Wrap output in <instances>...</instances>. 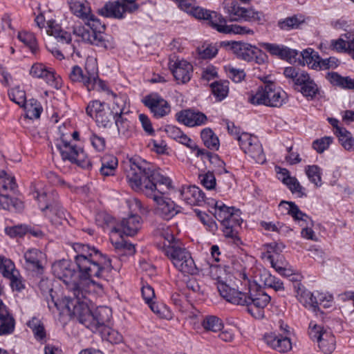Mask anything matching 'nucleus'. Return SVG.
Returning a JSON list of instances; mask_svg holds the SVG:
<instances>
[{
    "label": "nucleus",
    "instance_id": "393cba45",
    "mask_svg": "<svg viewBox=\"0 0 354 354\" xmlns=\"http://www.w3.org/2000/svg\"><path fill=\"white\" fill-rule=\"evenodd\" d=\"M176 117L179 122L188 127L200 126L207 120L204 113L191 109L181 111L176 113Z\"/></svg>",
    "mask_w": 354,
    "mask_h": 354
},
{
    "label": "nucleus",
    "instance_id": "72a5a7b5",
    "mask_svg": "<svg viewBox=\"0 0 354 354\" xmlns=\"http://www.w3.org/2000/svg\"><path fill=\"white\" fill-rule=\"evenodd\" d=\"M102 166L100 171L104 176H113L118 167V158L110 154L104 155L101 159Z\"/></svg>",
    "mask_w": 354,
    "mask_h": 354
},
{
    "label": "nucleus",
    "instance_id": "58836bf2",
    "mask_svg": "<svg viewBox=\"0 0 354 354\" xmlns=\"http://www.w3.org/2000/svg\"><path fill=\"white\" fill-rule=\"evenodd\" d=\"M337 136L339 142L346 151H354V138L351 133L344 129H337Z\"/></svg>",
    "mask_w": 354,
    "mask_h": 354
},
{
    "label": "nucleus",
    "instance_id": "13d9d810",
    "mask_svg": "<svg viewBox=\"0 0 354 354\" xmlns=\"http://www.w3.org/2000/svg\"><path fill=\"white\" fill-rule=\"evenodd\" d=\"M333 142V138L330 136H325L320 139H317L313 142V148L317 153H323L326 150L330 145Z\"/></svg>",
    "mask_w": 354,
    "mask_h": 354
},
{
    "label": "nucleus",
    "instance_id": "09e8293b",
    "mask_svg": "<svg viewBox=\"0 0 354 354\" xmlns=\"http://www.w3.org/2000/svg\"><path fill=\"white\" fill-rule=\"evenodd\" d=\"M149 306L153 313L160 319L171 320L173 318V313L171 311L162 304H157L153 301L149 304Z\"/></svg>",
    "mask_w": 354,
    "mask_h": 354
},
{
    "label": "nucleus",
    "instance_id": "c9c22d12",
    "mask_svg": "<svg viewBox=\"0 0 354 354\" xmlns=\"http://www.w3.org/2000/svg\"><path fill=\"white\" fill-rule=\"evenodd\" d=\"M272 267L281 276L289 277L293 275L294 270L288 263L283 258L274 261L272 255H268Z\"/></svg>",
    "mask_w": 354,
    "mask_h": 354
},
{
    "label": "nucleus",
    "instance_id": "3c124183",
    "mask_svg": "<svg viewBox=\"0 0 354 354\" xmlns=\"http://www.w3.org/2000/svg\"><path fill=\"white\" fill-rule=\"evenodd\" d=\"M198 54L202 59H211L218 53V47L212 44H204L197 49Z\"/></svg>",
    "mask_w": 354,
    "mask_h": 354
},
{
    "label": "nucleus",
    "instance_id": "e433bc0d",
    "mask_svg": "<svg viewBox=\"0 0 354 354\" xmlns=\"http://www.w3.org/2000/svg\"><path fill=\"white\" fill-rule=\"evenodd\" d=\"M18 39L22 42L32 53L38 50V44L35 35L26 30L19 31L17 34Z\"/></svg>",
    "mask_w": 354,
    "mask_h": 354
},
{
    "label": "nucleus",
    "instance_id": "f8f14e48",
    "mask_svg": "<svg viewBox=\"0 0 354 354\" xmlns=\"http://www.w3.org/2000/svg\"><path fill=\"white\" fill-rule=\"evenodd\" d=\"M84 21V25L77 24L73 26V35L84 42L108 48L109 45L101 32V30L104 29L101 22L100 21V27L94 28L91 23H88V21Z\"/></svg>",
    "mask_w": 354,
    "mask_h": 354
},
{
    "label": "nucleus",
    "instance_id": "680f3d73",
    "mask_svg": "<svg viewBox=\"0 0 354 354\" xmlns=\"http://www.w3.org/2000/svg\"><path fill=\"white\" fill-rule=\"evenodd\" d=\"M28 227L26 226H12L5 228V232L10 237L22 236L26 234Z\"/></svg>",
    "mask_w": 354,
    "mask_h": 354
},
{
    "label": "nucleus",
    "instance_id": "338daca9",
    "mask_svg": "<svg viewBox=\"0 0 354 354\" xmlns=\"http://www.w3.org/2000/svg\"><path fill=\"white\" fill-rule=\"evenodd\" d=\"M187 288L196 295H201L203 293V289L200 286L198 281L194 278L189 279L187 282Z\"/></svg>",
    "mask_w": 354,
    "mask_h": 354
},
{
    "label": "nucleus",
    "instance_id": "4468645a",
    "mask_svg": "<svg viewBox=\"0 0 354 354\" xmlns=\"http://www.w3.org/2000/svg\"><path fill=\"white\" fill-rule=\"evenodd\" d=\"M309 335L312 339L317 341L319 349L324 353L330 354L335 351L336 340L329 329L311 322L309 325Z\"/></svg>",
    "mask_w": 354,
    "mask_h": 354
},
{
    "label": "nucleus",
    "instance_id": "5fc2aeb1",
    "mask_svg": "<svg viewBox=\"0 0 354 354\" xmlns=\"http://www.w3.org/2000/svg\"><path fill=\"white\" fill-rule=\"evenodd\" d=\"M0 272L5 277L8 279L17 272L15 270L13 263L8 259H1L0 260Z\"/></svg>",
    "mask_w": 354,
    "mask_h": 354
},
{
    "label": "nucleus",
    "instance_id": "473e14b6",
    "mask_svg": "<svg viewBox=\"0 0 354 354\" xmlns=\"http://www.w3.org/2000/svg\"><path fill=\"white\" fill-rule=\"evenodd\" d=\"M297 297L299 302L306 308L314 312L319 308V302L317 298V292L313 293L306 289H300L297 292Z\"/></svg>",
    "mask_w": 354,
    "mask_h": 354
},
{
    "label": "nucleus",
    "instance_id": "423d86ee",
    "mask_svg": "<svg viewBox=\"0 0 354 354\" xmlns=\"http://www.w3.org/2000/svg\"><path fill=\"white\" fill-rule=\"evenodd\" d=\"M286 100V92L271 82L259 87L255 92L250 93L248 97L249 102L252 104L273 107H280Z\"/></svg>",
    "mask_w": 354,
    "mask_h": 354
},
{
    "label": "nucleus",
    "instance_id": "6ab92c4d",
    "mask_svg": "<svg viewBox=\"0 0 354 354\" xmlns=\"http://www.w3.org/2000/svg\"><path fill=\"white\" fill-rule=\"evenodd\" d=\"M142 102L156 118H162L171 111L170 105L167 101L156 93L146 95L142 98Z\"/></svg>",
    "mask_w": 354,
    "mask_h": 354
},
{
    "label": "nucleus",
    "instance_id": "79ce46f5",
    "mask_svg": "<svg viewBox=\"0 0 354 354\" xmlns=\"http://www.w3.org/2000/svg\"><path fill=\"white\" fill-rule=\"evenodd\" d=\"M22 107L26 111V116L31 120L39 118L42 111L40 104L34 99L26 102Z\"/></svg>",
    "mask_w": 354,
    "mask_h": 354
},
{
    "label": "nucleus",
    "instance_id": "2f4dec72",
    "mask_svg": "<svg viewBox=\"0 0 354 354\" xmlns=\"http://www.w3.org/2000/svg\"><path fill=\"white\" fill-rule=\"evenodd\" d=\"M279 209L281 214L290 215L296 221H306L308 218L307 215L303 213L293 202L281 201Z\"/></svg>",
    "mask_w": 354,
    "mask_h": 354
},
{
    "label": "nucleus",
    "instance_id": "37998d69",
    "mask_svg": "<svg viewBox=\"0 0 354 354\" xmlns=\"http://www.w3.org/2000/svg\"><path fill=\"white\" fill-rule=\"evenodd\" d=\"M212 93L218 101L225 99L229 93L228 82H216L211 84Z\"/></svg>",
    "mask_w": 354,
    "mask_h": 354
},
{
    "label": "nucleus",
    "instance_id": "f03ea898",
    "mask_svg": "<svg viewBox=\"0 0 354 354\" xmlns=\"http://www.w3.org/2000/svg\"><path fill=\"white\" fill-rule=\"evenodd\" d=\"M127 178L131 187L142 192L155 203L154 212L169 220L180 209L168 195L174 190L172 180L158 171L151 169L148 164L138 157L125 162Z\"/></svg>",
    "mask_w": 354,
    "mask_h": 354
},
{
    "label": "nucleus",
    "instance_id": "c03bdc74",
    "mask_svg": "<svg viewBox=\"0 0 354 354\" xmlns=\"http://www.w3.org/2000/svg\"><path fill=\"white\" fill-rule=\"evenodd\" d=\"M302 57V64L308 65L311 68H316L318 66L320 59L319 56L312 48H307L301 53Z\"/></svg>",
    "mask_w": 354,
    "mask_h": 354
},
{
    "label": "nucleus",
    "instance_id": "f704fd0d",
    "mask_svg": "<svg viewBox=\"0 0 354 354\" xmlns=\"http://www.w3.org/2000/svg\"><path fill=\"white\" fill-rule=\"evenodd\" d=\"M326 79L335 86L345 89L354 90V79L349 77H342L337 73L330 72L326 75Z\"/></svg>",
    "mask_w": 354,
    "mask_h": 354
},
{
    "label": "nucleus",
    "instance_id": "4be33fe9",
    "mask_svg": "<svg viewBox=\"0 0 354 354\" xmlns=\"http://www.w3.org/2000/svg\"><path fill=\"white\" fill-rule=\"evenodd\" d=\"M125 109L126 102L124 99L117 98L115 102H113V113L115 116L113 120L115 127L118 134L123 136L127 135L130 128L129 121L124 112Z\"/></svg>",
    "mask_w": 354,
    "mask_h": 354
},
{
    "label": "nucleus",
    "instance_id": "1a4fd4ad",
    "mask_svg": "<svg viewBox=\"0 0 354 354\" xmlns=\"http://www.w3.org/2000/svg\"><path fill=\"white\" fill-rule=\"evenodd\" d=\"M55 147L64 160L75 163L82 168L90 167V160L84 149L68 140L66 136L63 135L57 139Z\"/></svg>",
    "mask_w": 354,
    "mask_h": 354
},
{
    "label": "nucleus",
    "instance_id": "ddd939ff",
    "mask_svg": "<svg viewBox=\"0 0 354 354\" xmlns=\"http://www.w3.org/2000/svg\"><path fill=\"white\" fill-rule=\"evenodd\" d=\"M88 115L94 118L97 124L103 128H111L115 118L113 105L111 109L104 102L99 100L91 101L86 107Z\"/></svg>",
    "mask_w": 354,
    "mask_h": 354
},
{
    "label": "nucleus",
    "instance_id": "bb28decb",
    "mask_svg": "<svg viewBox=\"0 0 354 354\" xmlns=\"http://www.w3.org/2000/svg\"><path fill=\"white\" fill-rule=\"evenodd\" d=\"M259 45L271 55L277 56L288 62H292L298 55L297 50L291 49L283 45L266 42L261 43Z\"/></svg>",
    "mask_w": 354,
    "mask_h": 354
},
{
    "label": "nucleus",
    "instance_id": "f3484780",
    "mask_svg": "<svg viewBox=\"0 0 354 354\" xmlns=\"http://www.w3.org/2000/svg\"><path fill=\"white\" fill-rule=\"evenodd\" d=\"M71 12L82 21H88L94 28L100 27V20L91 12L86 0H68Z\"/></svg>",
    "mask_w": 354,
    "mask_h": 354
},
{
    "label": "nucleus",
    "instance_id": "0e129e2a",
    "mask_svg": "<svg viewBox=\"0 0 354 354\" xmlns=\"http://www.w3.org/2000/svg\"><path fill=\"white\" fill-rule=\"evenodd\" d=\"M339 64V62L335 57H330L328 59H322L320 58L318 66L322 69L335 68Z\"/></svg>",
    "mask_w": 354,
    "mask_h": 354
},
{
    "label": "nucleus",
    "instance_id": "6e6552de",
    "mask_svg": "<svg viewBox=\"0 0 354 354\" xmlns=\"http://www.w3.org/2000/svg\"><path fill=\"white\" fill-rule=\"evenodd\" d=\"M174 266L184 274H196L198 272L196 266L191 254L180 243L169 245L165 252Z\"/></svg>",
    "mask_w": 354,
    "mask_h": 354
},
{
    "label": "nucleus",
    "instance_id": "9b49d317",
    "mask_svg": "<svg viewBox=\"0 0 354 354\" xmlns=\"http://www.w3.org/2000/svg\"><path fill=\"white\" fill-rule=\"evenodd\" d=\"M210 277L217 281V288L219 291V286L225 285L231 287L227 283L232 281V277L234 278L245 279L246 274L241 265L236 263H231L230 265H212L209 267Z\"/></svg>",
    "mask_w": 354,
    "mask_h": 354
},
{
    "label": "nucleus",
    "instance_id": "dca6fc26",
    "mask_svg": "<svg viewBox=\"0 0 354 354\" xmlns=\"http://www.w3.org/2000/svg\"><path fill=\"white\" fill-rule=\"evenodd\" d=\"M137 0H117L105 4L102 12L107 17L124 18L127 13L132 14L139 8Z\"/></svg>",
    "mask_w": 354,
    "mask_h": 354
},
{
    "label": "nucleus",
    "instance_id": "774afa93",
    "mask_svg": "<svg viewBox=\"0 0 354 354\" xmlns=\"http://www.w3.org/2000/svg\"><path fill=\"white\" fill-rule=\"evenodd\" d=\"M142 295L145 302L149 305L153 302L155 298V292L153 288L149 285L143 286L142 288Z\"/></svg>",
    "mask_w": 354,
    "mask_h": 354
},
{
    "label": "nucleus",
    "instance_id": "864d4df0",
    "mask_svg": "<svg viewBox=\"0 0 354 354\" xmlns=\"http://www.w3.org/2000/svg\"><path fill=\"white\" fill-rule=\"evenodd\" d=\"M160 235L165 239V242L164 243L163 250L165 252V250L169 246L172 245L174 243H180L178 241H176L174 234L171 230L166 226H162L158 229Z\"/></svg>",
    "mask_w": 354,
    "mask_h": 354
},
{
    "label": "nucleus",
    "instance_id": "4d7b16f0",
    "mask_svg": "<svg viewBox=\"0 0 354 354\" xmlns=\"http://www.w3.org/2000/svg\"><path fill=\"white\" fill-rule=\"evenodd\" d=\"M15 328V320L12 316L0 319V335L10 334Z\"/></svg>",
    "mask_w": 354,
    "mask_h": 354
},
{
    "label": "nucleus",
    "instance_id": "e2e57ef3",
    "mask_svg": "<svg viewBox=\"0 0 354 354\" xmlns=\"http://www.w3.org/2000/svg\"><path fill=\"white\" fill-rule=\"evenodd\" d=\"M128 207L131 212L137 214L138 212H144L145 209L142 207L141 202L136 198H130L127 201Z\"/></svg>",
    "mask_w": 354,
    "mask_h": 354
},
{
    "label": "nucleus",
    "instance_id": "412c9836",
    "mask_svg": "<svg viewBox=\"0 0 354 354\" xmlns=\"http://www.w3.org/2000/svg\"><path fill=\"white\" fill-rule=\"evenodd\" d=\"M169 68L178 84H186L191 80L193 66L187 61L179 59L171 61Z\"/></svg>",
    "mask_w": 354,
    "mask_h": 354
},
{
    "label": "nucleus",
    "instance_id": "4c0bfd02",
    "mask_svg": "<svg viewBox=\"0 0 354 354\" xmlns=\"http://www.w3.org/2000/svg\"><path fill=\"white\" fill-rule=\"evenodd\" d=\"M204 330L207 332L217 333L223 329L221 319L215 316H207L201 322Z\"/></svg>",
    "mask_w": 354,
    "mask_h": 354
},
{
    "label": "nucleus",
    "instance_id": "de8ad7c7",
    "mask_svg": "<svg viewBox=\"0 0 354 354\" xmlns=\"http://www.w3.org/2000/svg\"><path fill=\"white\" fill-rule=\"evenodd\" d=\"M305 172L309 180L312 183L317 187L322 186V171L321 169L318 166L308 165L306 167Z\"/></svg>",
    "mask_w": 354,
    "mask_h": 354
},
{
    "label": "nucleus",
    "instance_id": "aec40b11",
    "mask_svg": "<svg viewBox=\"0 0 354 354\" xmlns=\"http://www.w3.org/2000/svg\"><path fill=\"white\" fill-rule=\"evenodd\" d=\"M29 73L34 78L44 80L48 85L55 89H59L61 87L59 76L56 75L53 71L48 69L43 64H34L31 66Z\"/></svg>",
    "mask_w": 354,
    "mask_h": 354
},
{
    "label": "nucleus",
    "instance_id": "f257e3e1",
    "mask_svg": "<svg viewBox=\"0 0 354 354\" xmlns=\"http://www.w3.org/2000/svg\"><path fill=\"white\" fill-rule=\"evenodd\" d=\"M73 249L77 253L75 261L79 274L68 260L57 261L52 265L53 274L66 284L73 296L64 297L59 301H55L52 297L48 301V307L50 309L55 307L60 313L68 315L92 331H95L110 320L111 310L100 306L92 310L88 296L102 292V285L94 279L102 278L104 270H111V262L94 247L75 243Z\"/></svg>",
    "mask_w": 354,
    "mask_h": 354
},
{
    "label": "nucleus",
    "instance_id": "a18cd8bd",
    "mask_svg": "<svg viewBox=\"0 0 354 354\" xmlns=\"http://www.w3.org/2000/svg\"><path fill=\"white\" fill-rule=\"evenodd\" d=\"M17 187L15 178L4 170L0 171V190L13 191Z\"/></svg>",
    "mask_w": 354,
    "mask_h": 354
},
{
    "label": "nucleus",
    "instance_id": "2eb2a0df",
    "mask_svg": "<svg viewBox=\"0 0 354 354\" xmlns=\"http://www.w3.org/2000/svg\"><path fill=\"white\" fill-rule=\"evenodd\" d=\"M236 134L241 150L256 162L263 164L266 161V157L257 137L245 132Z\"/></svg>",
    "mask_w": 354,
    "mask_h": 354
},
{
    "label": "nucleus",
    "instance_id": "c756f323",
    "mask_svg": "<svg viewBox=\"0 0 354 354\" xmlns=\"http://www.w3.org/2000/svg\"><path fill=\"white\" fill-rule=\"evenodd\" d=\"M209 205L214 208L213 214L215 218L222 225H228L230 216L235 209L225 205L222 201H215L214 200H212Z\"/></svg>",
    "mask_w": 354,
    "mask_h": 354
},
{
    "label": "nucleus",
    "instance_id": "8fccbe9b",
    "mask_svg": "<svg viewBox=\"0 0 354 354\" xmlns=\"http://www.w3.org/2000/svg\"><path fill=\"white\" fill-rule=\"evenodd\" d=\"M112 243L120 255L131 256L133 255L136 252L134 245L130 243L121 241L112 242Z\"/></svg>",
    "mask_w": 354,
    "mask_h": 354
},
{
    "label": "nucleus",
    "instance_id": "9d476101",
    "mask_svg": "<svg viewBox=\"0 0 354 354\" xmlns=\"http://www.w3.org/2000/svg\"><path fill=\"white\" fill-rule=\"evenodd\" d=\"M284 76L292 80L302 95L306 97L313 98L318 93L319 88L314 80L305 71H300L292 66L286 67L283 70Z\"/></svg>",
    "mask_w": 354,
    "mask_h": 354
},
{
    "label": "nucleus",
    "instance_id": "69168bd1",
    "mask_svg": "<svg viewBox=\"0 0 354 354\" xmlns=\"http://www.w3.org/2000/svg\"><path fill=\"white\" fill-rule=\"evenodd\" d=\"M284 184L288 187L292 193L303 194V187L296 178L290 176Z\"/></svg>",
    "mask_w": 354,
    "mask_h": 354
},
{
    "label": "nucleus",
    "instance_id": "603ef678",
    "mask_svg": "<svg viewBox=\"0 0 354 354\" xmlns=\"http://www.w3.org/2000/svg\"><path fill=\"white\" fill-rule=\"evenodd\" d=\"M225 70L228 77L236 83L242 82L245 77V73L243 69L236 68L232 66L228 65L225 66Z\"/></svg>",
    "mask_w": 354,
    "mask_h": 354
},
{
    "label": "nucleus",
    "instance_id": "a211bd4d",
    "mask_svg": "<svg viewBox=\"0 0 354 354\" xmlns=\"http://www.w3.org/2000/svg\"><path fill=\"white\" fill-rule=\"evenodd\" d=\"M142 221L138 214H130L117 225L111 227V232L129 236H135L142 227Z\"/></svg>",
    "mask_w": 354,
    "mask_h": 354
},
{
    "label": "nucleus",
    "instance_id": "a878e982",
    "mask_svg": "<svg viewBox=\"0 0 354 354\" xmlns=\"http://www.w3.org/2000/svg\"><path fill=\"white\" fill-rule=\"evenodd\" d=\"M179 192L182 200L189 205L201 206L205 203L203 193L196 186H183Z\"/></svg>",
    "mask_w": 354,
    "mask_h": 354
},
{
    "label": "nucleus",
    "instance_id": "ea45409f",
    "mask_svg": "<svg viewBox=\"0 0 354 354\" xmlns=\"http://www.w3.org/2000/svg\"><path fill=\"white\" fill-rule=\"evenodd\" d=\"M23 203L17 198H10L7 195H0V209L20 211L23 209Z\"/></svg>",
    "mask_w": 354,
    "mask_h": 354
},
{
    "label": "nucleus",
    "instance_id": "5701e85b",
    "mask_svg": "<svg viewBox=\"0 0 354 354\" xmlns=\"http://www.w3.org/2000/svg\"><path fill=\"white\" fill-rule=\"evenodd\" d=\"M265 343L279 353H287L292 349V342L288 336L278 335L275 332L266 333L263 336Z\"/></svg>",
    "mask_w": 354,
    "mask_h": 354
},
{
    "label": "nucleus",
    "instance_id": "b1692460",
    "mask_svg": "<svg viewBox=\"0 0 354 354\" xmlns=\"http://www.w3.org/2000/svg\"><path fill=\"white\" fill-rule=\"evenodd\" d=\"M255 278V281L250 284H256L257 290H260L259 288L262 285L271 288L275 291H283L284 290L282 281L272 276L267 270H259Z\"/></svg>",
    "mask_w": 354,
    "mask_h": 354
},
{
    "label": "nucleus",
    "instance_id": "a19ab883",
    "mask_svg": "<svg viewBox=\"0 0 354 354\" xmlns=\"http://www.w3.org/2000/svg\"><path fill=\"white\" fill-rule=\"evenodd\" d=\"M201 138L205 145L210 149L217 150L219 147L218 137L211 129L207 128L201 131Z\"/></svg>",
    "mask_w": 354,
    "mask_h": 354
},
{
    "label": "nucleus",
    "instance_id": "39448f33",
    "mask_svg": "<svg viewBox=\"0 0 354 354\" xmlns=\"http://www.w3.org/2000/svg\"><path fill=\"white\" fill-rule=\"evenodd\" d=\"M86 73L82 69L75 65L72 67L69 78L74 82H82L88 91H102L106 90L105 84L98 78L97 66L93 58L86 60L85 66Z\"/></svg>",
    "mask_w": 354,
    "mask_h": 354
},
{
    "label": "nucleus",
    "instance_id": "c85d7f7f",
    "mask_svg": "<svg viewBox=\"0 0 354 354\" xmlns=\"http://www.w3.org/2000/svg\"><path fill=\"white\" fill-rule=\"evenodd\" d=\"M46 31L48 35L54 37L58 41L63 44H68L71 41V34L64 30L54 19H50L47 21Z\"/></svg>",
    "mask_w": 354,
    "mask_h": 354
},
{
    "label": "nucleus",
    "instance_id": "49530a36",
    "mask_svg": "<svg viewBox=\"0 0 354 354\" xmlns=\"http://www.w3.org/2000/svg\"><path fill=\"white\" fill-rule=\"evenodd\" d=\"M304 22L303 17L292 16L278 22L279 27L285 30L298 28Z\"/></svg>",
    "mask_w": 354,
    "mask_h": 354
},
{
    "label": "nucleus",
    "instance_id": "20e7f679",
    "mask_svg": "<svg viewBox=\"0 0 354 354\" xmlns=\"http://www.w3.org/2000/svg\"><path fill=\"white\" fill-rule=\"evenodd\" d=\"M30 189L33 197L38 201L40 209L45 212L54 225H64L68 223L64 211L50 196H47L41 183H32Z\"/></svg>",
    "mask_w": 354,
    "mask_h": 354
},
{
    "label": "nucleus",
    "instance_id": "0eeeda50",
    "mask_svg": "<svg viewBox=\"0 0 354 354\" xmlns=\"http://www.w3.org/2000/svg\"><path fill=\"white\" fill-rule=\"evenodd\" d=\"M222 5L230 21H247L259 25H263L266 21L265 15L253 7H243L234 0H224Z\"/></svg>",
    "mask_w": 354,
    "mask_h": 354
},
{
    "label": "nucleus",
    "instance_id": "bf43d9fd",
    "mask_svg": "<svg viewBox=\"0 0 354 354\" xmlns=\"http://www.w3.org/2000/svg\"><path fill=\"white\" fill-rule=\"evenodd\" d=\"M202 185L207 189H213L216 186V178L211 172H207L200 176Z\"/></svg>",
    "mask_w": 354,
    "mask_h": 354
},
{
    "label": "nucleus",
    "instance_id": "6e6d98bb",
    "mask_svg": "<svg viewBox=\"0 0 354 354\" xmlns=\"http://www.w3.org/2000/svg\"><path fill=\"white\" fill-rule=\"evenodd\" d=\"M10 100L20 106H23L26 103L25 91L19 87L12 88L9 93Z\"/></svg>",
    "mask_w": 354,
    "mask_h": 354
},
{
    "label": "nucleus",
    "instance_id": "7c9ffc66",
    "mask_svg": "<svg viewBox=\"0 0 354 354\" xmlns=\"http://www.w3.org/2000/svg\"><path fill=\"white\" fill-rule=\"evenodd\" d=\"M256 46L243 41H237L232 53L239 59L252 62Z\"/></svg>",
    "mask_w": 354,
    "mask_h": 354
},
{
    "label": "nucleus",
    "instance_id": "052dcab7",
    "mask_svg": "<svg viewBox=\"0 0 354 354\" xmlns=\"http://www.w3.org/2000/svg\"><path fill=\"white\" fill-rule=\"evenodd\" d=\"M223 226L224 227L223 233L225 236L231 239L234 244L238 245L241 242V240L238 236L237 232L234 229V227L230 225V222L228 225H223Z\"/></svg>",
    "mask_w": 354,
    "mask_h": 354
},
{
    "label": "nucleus",
    "instance_id": "cd10ccee",
    "mask_svg": "<svg viewBox=\"0 0 354 354\" xmlns=\"http://www.w3.org/2000/svg\"><path fill=\"white\" fill-rule=\"evenodd\" d=\"M26 267L28 270L40 272L42 270L41 261L44 259V254L39 250L32 248L24 253Z\"/></svg>",
    "mask_w": 354,
    "mask_h": 354
},
{
    "label": "nucleus",
    "instance_id": "7ed1b4c3",
    "mask_svg": "<svg viewBox=\"0 0 354 354\" xmlns=\"http://www.w3.org/2000/svg\"><path fill=\"white\" fill-rule=\"evenodd\" d=\"M221 296L234 305L246 306L248 312L256 319L264 317V308L270 297L261 290H257L256 284H249L248 292H243L225 285L219 286Z\"/></svg>",
    "mask_w": 354,
    "mask_h": 354
}]
</instances>
